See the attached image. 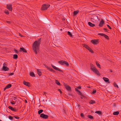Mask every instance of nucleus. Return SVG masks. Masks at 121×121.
Masks as SVG:
<instances>
[{"instance_id": "56", "label": "nucleus", "mask_w": 121, "mask_h": 121, "mask_svg": "<svg viewBox=\"0 0 121 121\" xmlns=\"http://www.w3.org/2000/svg\"><path fill=\"white\" fill-rule=\"evenodd\" d=\"M25 102L26 103H27V101L26 100H25Z\"/></svg>"}, {"instance_id": "62", "label": "nucleus", "mask_w": 121, "mask_h": 121, "mask_svg": "<svg viewBox=\"0 0 121 121\" xmlns=\"http://www.w3.org/2000/svg\"><path fill=\"white\" fill-rule=\"evenodd\" d=\"M0 121H2L1 120H0Z\"/></svg>"}, {"instance_id": "7", "label": "nucleus", "mask_w": 121, "mask_h": 121, "mask_svg": "<svg viewBox=\"0 0 121 121\" xmlns=\"http://www.w3.org/2000/svg\"><path fill=\"white\" fill-rule=\"evenodd\" d=\"M8 108L12 111L14 112H16L18 110L17 109H16L15 108H13L10 106L8 107Z\"/></svg>"}, {"instance_id": "54", "label": "nucleus", "mask_w": 121, "mask_h": 121, "mask_svg": "<svg viewBox=\"0 0 121 121\" xmlns=\"http://www.w3.org/2000/svg\"><path fill=\"white\" fill-rule=\"evenodd\" d=\"M63 20H65V17L63 18L62 19Z\"/></svg>"}, {"instance_id": "17", "label": "nucleus", "mask_w": 121, "mask_h": 121, "mask_svg": "<svg viewBox=\"0 0 121 121\" xmlns=\"http://www.w3.org/2000/svg\"><path fill=\"white\" fill-rule=\"evenodd\" d=\"M65 60H61L58 61V63L61 65H64Z\"/></svg>"}, {"instance_id": "43", "label": "nucleus", "mask_w": 121, "mask_h": 121, "mask_svg": "<svg viewBox=\"0 0 121 121\" xmlns=\"http://www.w3.org/2000/svg\"><path fill=\"white\" fill-rule=\"evenodd\" d=\"M44 66H45V67L46 68H47L48 69L49 68V67L48 66H47V65H44Z\"/></svg>"}, {"instance_id": "9", "label": "nucleus", "mask_w": 121, "mask_h": 121, "mask_svg": "<svg viewBox=\"0 0 121 121\" xmlns=\"http://www.w3.org/2000/svg\"><path fill=\"white\" fill-rule=\"evenodd\" d=\"M41 8H49L50 7V5L47 3L43 4Z\"/></svg>"}, {"instance_id": "64", "label": "nucleus", "mask_w": 121, "mask_h": 121, "mask_svg": "<svg viewBox=\"0 0 121 121\" xmlns=\"http://www.w3.org/2000/svg\"><path fill=\"white\" fill-rule=\"evenodd\" d=\"M61 30H62V29H61Z\"/></svg>"}, {"instance_id": "5", "label": "nucleus", "mask_w": 121, "mask_h": 121, "mask_svg": "<svg viewBox=\"0 0 121 121\" xmlns=\"http://www.w3.org/2000/svg\"><path fill=\"white\" fill-rule=\"evenodd\" d=\"M41 117L43 119H47L48 117V116L47 115L45 114L44 113H42L40 115Z\"/></svg>"}, {"instance_id": "45", "label": "nucleus", "mask_w": 121, "mask_h": 121, "mask_svg": "<svg viewBox=\"0 0 121 121\" xmlns=\"http://www.w3.org/2000/svg\"><path fill=\"white\" fill-rule=\"evenodd\" d=\"M9 11H11L12 10L13 8H7Z\"/></svg>"}, {"instance_id": "23", "label": "nucleus", "mask_w": 121, "mask_h": 121, "mask_svg": "<svg viewBox=\"0 0 121 121\" xmlns=\"http://www.w3.org/2000/svg\"><path fill=\"white\" fill-rule=\"evenodd\" d=\"M55 83L57 85L60 86L61 84L57 80H55Z\"/></svg>"}, {"instance_id": "13", "label": "nucleus", "mask_w": 121, "mask_h": 121, "mask_svg": "<svg viewBox=\"0 0 121 121\" xmlns=\"http://www.w3.org/2000/svg\"><path fill=\"white\" fill-rule=\"evenodd\" d=\"M12 86L10 84H8L4 88V90L5 91L6 89L10 88Z\"/></svg>"}, {"instance_id": "58", "label": "nucleus", "mask_w": 121, "mask_h": 121, "mask_svg": "<svg viewBox=\"0 0 121 121\" xmlns=\"http://www.w3.org/2000/svg\"><path fill=\"white\" fill-rule=\"evenodd\" d=\"M45 94H46L45 92H44V93L43 94V95H45Z\"/></svg>"}, {"instance_id": "47", "label": "nucleus", "mask_w": 121, "mask_h": 121, "mask_svg": "<svg viewBox=\"0 0 121 121\" xmlns=\"http://www.w3.org/2000/svg\"><path fill=\"white\" fill-rule=\"evenodd\" d=\"M14 50L15 52H16L17 53L18 51L17 50L15 49H14Z\"/></svg>"}, {"instance_id": "6", "label": "nucleus", "mask_w": 121, "mask_h": 121, "mask_svg": "<svg viewBox=\"0 0 121 121\" xmlns=\"http://www.w3.org/2000/svg\"><path fill=\"white\" fill-rule=\"evenodd\" d=\"M98 35H100L104 37V38L107 39H109V38L108 36L107 35L105 34L102 33H99L98 34Z\"/></svg>"}, {"instance_id": "63", "label": "nucleus", "mask_w": 121, "mask_h": 121, "mask_svg": "<svg viewBox=\"0 0 121 121\" xmlns=\"http://www.w3.org/2000/svg\"><path fill=\"white\" fill-rule=\"evenodd\" d=\"M53 72H54L55 71H53Z\"/></svg>"}, {"instance_id": "21", "label": "nucleus", "mask_w": 121, "mask_h": 121, "mask_svg": "<svg viewBox=\"0 0 121 121\" xmlns=\"http://www.w3.org/2000/svg\"><path fill=\"white\" fill-rule=\"evenodd\" d=\"M75 91H77L78 92V94H79L81 95V91L79 90H78V89L77 88H75Z\"/></svg>"}, {"instance_id": "55", "label": "nucleus", "mask_w": 121, "mask_h": 121, "mask_svg": "<svg viewBox=\"0 0 121 121\" xmlns=\"http://www.w3.org/2000/svg\"><path fill=\"white\" fill-rule=\"evenodd\" d=\"M3 66H4L5 65H6V64L4 63L3 64Z\"/></svg>"}, {"instance_id": "32", "label": "nucleus", "mask_w": 121, "mask_h": 121, "mask_svg": "<svg viewBox=\"0 0 121 121\" xmlns=\"http://www.w3.org/2000/svg\"><path fill=\"white\" fill-rule=\"evenodd\" d=\"M4 13L7 15H8L9 13L8 10H5L4 11Z\"/></svg>"}, {"instance_id": "50", "label": "nucleus", "mask_w": 121, "mask_h": 121, "mask_svg": "<svg viewBox=\"0 0 121 121\" xmlns=\"http://www.w3.org/2000/svg\"><path fill=\"white\" fill-rule=\"evenodd\" d=\"M58 90L60 92V94H61V93H62V91H61V90L60 89H58Z\"/></svg>"}, {"instance_id": "26", "label": "nucleus", "mask_w": 121, "mask_h": 121, "mask_svg": "<svg viewBox=\"0 0 121 121\" xmlns=\"http://www.w3.org/2000/svg\"><path fill=\"white\" fill-rule=\"evenodd\" d=\"M95 103V102L94 100H90L89 102V103L90 104H93Z\"/></svg>"}, {"instance_id": "59", "label": "nucleus", "mask_w": 121, "mask_h": 121, "mask_svg": "<svg viewBox=\"0 0 121 121\" xmlns=\"http://www.w3.org/2000/svg\"><path fill=\"white\" fill-rule=\"evenodd\" d=\"M120 43L121 44V40H120Z\"/></svg>"}, {"instance_id": "22", "label": "nucleus", "mask_w": 121, "mask_h": 121, "mask_svg": "<svg viewBox=\"0 0 121 121\" xmlns=\"http://www.w3.org/2000/svg\"><path fill=\"white\" fill-rule=\"evenodd\" d=\"M30 76L32 77H35V76L34 73L32 72L30 73Z\"/></svg>"}, {"instance_id": "30", "label": "nucleus", "mask_w": 121, "mask_h": 121, "mask_svg": "<svg viewBox=\"0 0 121 121\" xmlns=\"http://www.w3.org/2000/svg\"><path fill=\"white\" fill-rule=\"evenodd\" d=\"M95 113L99 114V115H101V112L99 111H96Z\"/></svg>"}, {"instance_id": "31", "label": "nucleus", "mask_w": 121, "mask_h": 121, "mask_svg": "<svg viewBox=\"0 0 121 121\" xmlns=\"http://www.w3.org/2000/svg\"><path fill=\"white\" fill-rule=\"evenodd\" d=\"M43 110L42 109H40L38 112V114H40L42 113L43 111Z\"/></svg>"}, {"instance_id": "48", "label": "nucleus", "mask_w": 121, "mask_h": 121, "mask_svg": "<svg viewBox=\"0 0 121 121\" xmlns=\"http://www.w3.org/2000/svg\"><path fill=\"white\" fill-rule=\"evenodd\" d=\"M14 73H10L9 74V76L10 75H12L14 74Z\"/></svg>"}, {"instance_id": "27", "label": "nucleus", "mask_w": 121, "mask_h": 121, "mask_svg": "<svg viewBox=\"0 0 121 121\" xmlns=\"http://www.w3.org/2000/svg\"><path fill=\"white\" fill-rule=\"evenodd\" d=\"M12 4H8L7 5L6 8H12Z\"/></svg>"}, {"instance_id": "25", "label": "nucleus", "mask_w": 121, "mask_h": 121, "mask_svg": "<svg viewBox=\"0 0 121 121\" xmlns=\"http://www.w3.org/2000/svg\"><path fill=\"white\" fill-rule=\"evenodd\" d=\"M18 57L17 55V54H14L13 55V58L14 59H17Z\"/></svg>"}, {"instance_id": "44", "label": "nucleus", "mask_w": 121, "mask_h": 121, "mask_svg": "<svg viewBox=\"0 0 121 121\" xmlns=\"http://www.w3.org/2000/svg\"><path fill=\"white\" fill-rule=\"evenodd\" d=\"M107 26L108 27L109 29H112L111 27L110 26H109V25H107Z\"/></svg>"}, {"instance_id": "36", "label": "nucleus", "mask_w": 121, "mask_h": 121, "mask_svg": "<svg viewBox=\"0 0 121 121\" xmlns=\"http://www.w3.org/2000/svg\"><path fill=\"white\" fill-rule=\"evenodd\" d=\"M9 117V119L11 120H13V117H12L11 116H9V117Z\"/></svg>"}, {"instance_id": "52", "label": "nucleus", "mask_w": 121, "mask_h": 121, "mask_svg": "<svg viewBox=\"0 0 121 121\" xmlns=\"http://www.w3.org/2000/svg\"><path fill=\"white\" fill-rule=\"evenodd\" d=\"M19 35L21 37H23V36L20 33H19Z\"/></svg>"}, {"instance_id": "39", "label": "nucleus", "mask_w": 121, "mask_h": 121, "mask_svg": "<svg viewBox=\"0 0 121 121\" xmlns=\"http://www.w3.org/2000/svg\"><path fill=\"white\" fill-rule=\"evenodd\" d=\"M96 92V90H93L92 92V94H94Z\"/></svg>"}, {"instance_id": "19", "label": "nucleus", "mask_w": 121, "mask_h": 121, "mask_svg": "<svg viewBox=\"0 0 121 121\" xmlns=\"http://www.w3.org/2000/svg\"><path fill=\"white\" fill-rule=\"evenodd\" d=\"M103 79L105 82H108V83H109V80L108 78L105 77H103Z\"/></svg>"}, {"instance_id": "8", "label": "nucleus", "mask_w": 121, "mask_h": 121, "mask_svg": "<svg viewBox=\"0 0 121 121\" xmlns=\"http://www.w3.org/2000/svg\"><path fill=\"white\" fill-rule=\"evenodd\" d=\"M64 85L65 86V87L66 89L68 91L71 90V88L69 86L66 84H65V83H64Z\"/></svg>"}, {"instance_id": "49", "label": "nucleus", "mask_w": 121, "mask_h": 121, "mask_svg": "<svg viewBox=\"0 0 121 121\" xmlns=\"http://www.w3.org/2000/svg\"><path fill=\"white\" fill-rule=\"evenodd\" d=\"M6 22L7 23H9V24L11 22H10V21H6Z\"/></svg>"}, {"instance_id": "11", "label": "nucleus", "mask_w": 121, "mask_h": 121, "mask_svg": "<svg viewBox=\"0 0 121 121\" xmlns=\"http://www.w3.org/2000/svg\"><path fill=\"white\" fill-rule=\"evenodd\" d=\"M104 22V21L103 20H102L99 22V26L100 27H102L103 26V24Z\"/></svg>"}, {"instance_id": "35", "label": "nucleus", "mask_w": 121, "mask_h": 121, "mask_svg": "<svg viewBox=\"0 0 121 121\" xmlns=\"http://www.w3.org/2000/svg\"><path fill=\"white\" fill-rule=\"evenodd\" d=\"M64 65L65 64L67 66H68L69 65V64L66 61H65L64 62Z\"/></svg>"}, {"instance_id": "12", "label": "nucleus", "mask_w": 121, "mask_h": 121, "mask_svg": "<svg viewBox=\"0 0 121 121\" xmlns=\"http://www.w3.org/2000/svg\"><path fill=\"white\" fill-rule=\"evenodd\" d=\"M20 51H22L23 52L26 53L27 52L26 50L23 48H20Z\"/></svg>"}, {"instance_id": "40", "label": "nucleus", "mask_w": 121, "mask_h": 121, "mask_svg": "<svg viewBox=\"0 0 121 121\" xmlns=\"http://www.w3.org/2000/svg\"><path fill=\"white\" fill-rule=\"evenodd\" d=\"M14 101L12 100V101L10 102V103L12 104H14L15 103H14Z\"/></svg>"}, {"instance_id": "18", "label": "nucleus", "mask_w": 121, "mask_h": 121, "mask_svg": "<svg viewBox=\"0 0 121 121\" xmlns=\"http://www.w3.org/2000/svg\"><path fill=\"white\" fill-rule=\"evenodd\" d=\"M38 74L39 76H40L42 75V72L40 69H37Z\"/></svg>"}, {"instance_id": "33", "label": "nucleus", "mask_w": 121, "mask_h": 121, "mask_svg": "<svg viewBox=\"0 0 121 121\" xmlns=\"http://www.w3.org/2000/svg\"><path fill=\"white\" fill-rule=\"evenodd\" d=\"M96 65L98 66V67L99 68H100V66L99 63L96 62Z\"/></svg>"}, {"instance_id": "4", "label": "nucleus", "mask_w": 121, "mask_h": 121, "mask_svg": "<svg viewBox=\"0 0 121 121\" xmlns=\"http://www.w3.org/2000/svg\"><path fill=\"white\" fill-rule=\"evenodd\" d=\"M99 39H94L92 40H91V42L94 45H96L99 43L98 41Z\"/></svg>"}, {"instance_id": "2", "label": "nucleus", "mask_w": 121, "mask_h": 121, "mask_svg": "<svg viewBox=\"0 0 121 121\" xmlns=\"http://www.w3.org/2000/svg\"><path fill=\"white\" fill-rule=\"evenodd\" d=\"M90 66L91 69L94 73L98 75H100V74L99 72L96 68L95 66L94 65L91 64H90Z\"/></svg>"}, {"instance_id": "51", "label": "nucleus", "mask_w": 121, "mask_h": 121, "mask_svg": "<svg viewBox=\"0 0 121 121\" xmlns=\"http://www.w3.org/2000/svg\"><path fill=\"white\" fill-rule=\"evenodd\" d=\"M104 31H105L106 32V31H107V30L106 28H104Z\"/></svg>"}, {"instance_id": "20", "label": "nucleus", "mask_w": 121, "mask_h": 121, "mask_svg": "<svg viewBox=\"0 0 121 121\" xmlns=\"http://www.w3.org/2000/svg\"><path fill=\"white\" fill-rule=\"evenodd\" d=\"M88 25L91 27H93L95 26V24L92 23L90 22H88Z\"/></svg>"}, {"instance_id": "29", "label": "nucleus", "mask_w": 121, "mask_h": 121, "mask_svg": "<svg viewBox=\"0 0 121 121\" xmlns=\"http://www.w3.org/2000/svg\"><path fill=\"white\" fill-rule=\"evenodd\" d=\"M113 85H114V86L115 87H117V88H119V87L117 85V84L115 82H114Z\"/></svg>"}, {"instance_id": "41", "label": "nucleus", "mask_w": 121, "mask_h": 121, "mask_svg": "<svg viewBox=\"0 0 121 121\" xmlns=\"http://www.w3.org/2000/svg\"><path fill=\"white\" fill-rule=\"evenodd\" d=\"M48 69L50 71H53V69L51 68H50L49 67V68Z\"/></svg>"}, {"instance_id": "3", "label": "nucleus", "mask_w": 121, "mask_h": 121, "mask_svg": "<svg viewBox=\"0 0 121 121\" xmlns=\"http://www.w3.org/2000/svg\"><path fill=\"white\" fill-rule=\"evenodd\" d=\"M83 46L89 50L91 53H93V50L87 45L85 44H83Z\"/></svg>"}, {"instance_id": "37", "label": "nucleus", "mask_w": 121, "mask_h": 121, "mask_svg": "<svg viewBox=\"0 0 121 121\" xmlns=\"http://www.w3.org/2000/svg\"><path fill=\"white\" fill-rule=\"evenodd\" d=\"M48 8H41V9L42 10H45L47 9Z\"/></svg>"}, {"instance_id": "60", "label": "nucleus", "mask_w": 121, "mask_h": 121, "mask_svg": "<svg viewBox=\"0 0 121 121\" xmlns=\"http://www.w3.org/2000/svg\"><path fill=\"white\" fill-rule=\"evenodd\" d=\"M78 106L79 107V106H80V104H78Z\"/></svg>"}, {"instance_id": "34", "label": "nucleus", "mask_w": 121, "mask_h": 121, "mask_svg": "<svg viewBox=\"0 0 121 121\" xmlns=\"http://www.w3.org/2000/svg\"><path fill=\"white\" fill-rule=\"evenodd\" d=\"M88 117L91 119H93V117L91 115H89L88 116Z\"/></svg>"}, {"instance_id": "28", "label": "nucleus", "mask_w": 121, "mask_h": 121, "mask_svg": "<svg viewBox=\"0 0 121 121\" xmlns=\"http://www.w3.org/2000/svg\"><path fill=\"white\" fill-rule=\"evenodd\" d=\"M67 33H68V35H69V36L70 37H72V36H73L72 35V34L71 33V32H69V31H68L67 32Z\"/></svg>"}, {"instance_id": "24", "label": "nucleus", "mask_w": 121, "mask_h": 121, "mask_svg": "<svg viewBox=\"0 0 121 121\" xmlns=\"http://www.w3.org/2000/svg\"><path fill=\"white\" fill-rule=\"evenodd\" d=\"M119 114V112L118 111L114 112L113 113V114L114 115H117Z\"/></svg>"}, {"instance_id": "14", "label": "nucleus", "mask_w": 121, "mask_h": 121, "mask_svg": "<svg viewBox=\"0 0 121 121\" xmlns=\"http://www.w3.org/2000/svg\"><path fill=\"white\" fill-rule=\"evenodd\" d=\"M79 11L78 10H77L76 11H74L73 12V16H74L77 15V14L79 12Z\"/></svg>"}, {"instance_id": "16", "label": "nucleus", "mask_w": 121, "mask_h": 121, "mask_svg": "<svg viewBox=\"0 0 121 121\" xmlns=\"http://www.w3.org/2000/svg\"><path fill=\"white\" fill-rule=\"evenodd\" d=\"M3 70L5 71H8L9 70V68L6 66H3Z\"/></svg>"}, {"instance_id": "38", "label": "nucleus", "mask_w": 121, "mask_h": 121, "mask_svg": "<svg viewBox=\"0 0 121 121\" xmlns=\"http://www.w3.org/2000/svg\"><path fill=\"white\" fill-rule=\"evenodd\" d=\"M82 118H84V115L83 114V113H81L80 114Z\"/></svg>"}, {"instance_id": "42", "label": "nucleus", "mask_w": 121, "mask_h": 121, "mask_svg": "<svg viewBox=\"0 0 121 121\" xmlns=\"http://www.w3.org/2000/svg\"><path fill=\"white\" fill-rule=\"evenodd\" d=\"M17 119H19V117L18 116H14L13 117Z\"/></svg>"}, {"instance_id": "61", "label": "nucleus", "mask_w": 121, "mask_h": 121, "mask_svg": "<svg viewBox=\"0 0 121 121\" xmlns=\"http://www.w3.org/2000/svg\"><path fill=\"white\" fill-rule=\"evenodd\" d=\"M96 11V10H94V11ZM91 12H92V11H91Z\"/></svg>"}, {"instance_id": "57", "label": "nucleus", "mask_w": 121, "mask_h": 121, "mask_svg": "<svg viewBox=\"0 0 121 121\" xmlns=\"http://www.w3.org/2000/svg\"><path fill=\"white\" fill-rule=\"evenodd\" d=\"M110 72H112V69L110 70Z\"/></svg>"}, {"instance_id": "10", "label": "nucleus", "mask_w": 121, "mask_h": 121, "mask_svg": "<svg viewBox=\"0 0 121 121\" xmlns=\"http://www.w3.org/2000/svg\"><path fill=\"white\" fill-rule=\"evenodd\" d=\"M51 65L52 67L55 69L57 70H58L60 72H62V71L60 69L56 67L55 66H54L53 65L51 64Z\"/></svg>"}, {"instance_id": "15", "label": "nucleus", "mask_w": 121, "mask_h": 121, "mask_svg": "<svg viewBox=\"0 0 121 121\" xmlns=\"http://www.w3.org/2000/svg\"><path fill=\"white\" fill-rule=\"evenodd\" d=\"M23 84L26 86L29 87L30 86V84L29 82L26 81L23 82Z\"/></svg>"}, {"instance_id": "1", "label": "nucleus", "mask_w": 121, "mask_h": 121, "mask_svg": "<svg viewBox=\"0 0 121 121\" xmlns=\"http://www.w3.org/2000/svg\"><path fill=\"white\" fill-rule=\"evenodd\" d=\"M41 39H40L38 40L35 41L32 45V49L35 54H37V52L39 50L41 42Z\"/></svg>"}, {"instance_id": "53", "label": "nucleus", "mask_w": 121, "mask_h": 121, "mask_svg": "<svg viewBox=\"0 0 121 121\" xmlns=\"http://www.w3.org/2000/svg\"><path fill=\"white\" fill-rule=\"evenodd\" d=\"M77 88H78V89H81V86H78V87H77Z\"/></svg>"}, {"instance_id": "46", "label": "nucleus", "mask_w": 121, "mask_h": 121, "mask_svg": "<svg viewBox=\"0 0 121 121\" xmlns=\"http://www.w3.org/2000/svg\"><path fill=\"white\" fill-rule=\"evenodd\" d=\"M16 98L15 97H14L13 99H12V100H15V101H16Z\"/></svg>"}]
</instances>
